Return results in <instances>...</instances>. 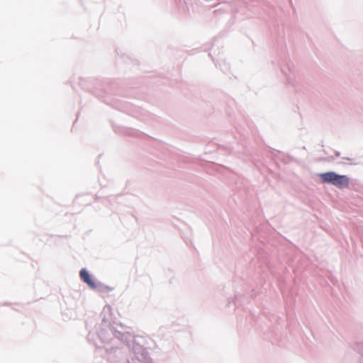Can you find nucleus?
<instances>
[{
  "mask_svg": "<svg viewBox=\"0 0 363 363\" xmlns=\"http://www.w3.org/2000/svg\"><path fill=\"white\" fill-rule=\"evenodd\" d=\"M323 183L331 184L338 188L344 189L349 186L350 179L346 175H339L334 172L321 173L318 175Z\"/></svg>",
  "mask_w": 363,
  "mask_h": 363,
  "instance_id": "nucleus-1",
  "label": "nucleus"
},
{
  "mask_svg": "<svg viewBox=\"0 0 363 363\" xmlns=\"http://www.w3.org/2000/svg\"><path fill=\"white\" fill-rule=\"evenodd\" d=\"M79 276L81 279L85 282L90 288L95 289L96 287L95 282L92 280L90 274L85 269H81Z\"/></svg>",
  "mask_w": 363,
  "mask_h": 363,
  "instance_id": "nucleus-2",
  "label": "nucleus"
}]
</instances>
